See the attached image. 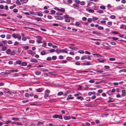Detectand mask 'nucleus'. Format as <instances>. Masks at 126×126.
Segmentation results:
<instances>
[{"label": "nucleus", "mask_w": 126, "mask_h": 126, "mask_svg": "<svg viewBox=\"0 0 126 126\" xmlns=\"http://www.w3.org/2000/svg\"><path fill=\"white\" fill-rule=\"evenodd\" d=\"M12 37L14 39L17 38L19 41H20L21 40V36L20 35L17 33H13L12 35Z\"/></svg>", "instance_id": "obj_1"}, {"label": "nucleus", "mask_w": 126, "mask_h": 126, "mask_svg": "<svg viewBox=\"0 0 126 126\" xmlns=\"http://www.w3.org/2000/svg\"><path fill=\"white\" fill-rule=\"evenodd\" d=\"M63 16L65 19V21L66 22L69 23L70 22V19H73V18L69 17L68 15H64Z\"/></svg>", "instance_id": "obj_2"}, {"label": "nucleus", "mask_w": 126, "mask_h": 126, "mask_svg": "<svg viewBox=\"0 0 126 126\" xmlns=\"http://www.w3.org/2000/svg\"><path fill=\"white\" fill-rule=\"evenodd\" d=\"M52 118H54L56 119L59 118V119H63V117L61 115L56 114L52 116Z\"/></svg>", "instance_id": "obj_3"}, {"label": "nucleus", "mask_w": 126, "mask_h": 126, "mask_svg": "<svg viewBox=\"0 0 126 126\" xmlns=\"http://www.w3.org/2000/svg\"><path fill=\"white\" fill-rule=\"evenodd\" d=\"M27 52L28 53L32 56H33L36 54L35 52H33V51L31 50H27Z\"/></svg>", "instance_id": "obj_4"}, {"label": "nucleus", "mask_w": 126, "mask_h": 126, "mask_svg": "<svg viewBox=\"0 0 126 126\" xmlns=\"http://www.w3.org/2000/svg\"><path fill=\"white\" fill-rule=\"evenodd\" d=\"M55 9L56 10H57L58 11H60L63 13L65 12V9L63 8H61L59 9L57 8H55Z\"/></svg>", "instance_id": "obj_5"}, {"label": "nucleus", "mask_w": 126, "mask_h": 126, "mask_svg": "<svg viewBox=\"0 0 126 126\" xmlns=\"http://www.w3.org/2000/svg\"><path fill=\"white\" fill-rule=\"evenodd\" d=\"M122 93L121 96H122L124 97L126 95V90H122Z\"/></svg>", "instance_id": "obj_6"}, {"label": "nucleus", "mask_w": 126, "mask_h": 126, "mask_svg": "<svg viewBox=\"0 0 126 126\" xmlns=\"http://www.w3.org/2000/svg\"><path fill=\"white\" fill-rule=\"evenodd\" d=\"M72 96V95L70 94L67 97V98H66V100H68L69 99H74V97H71Z\"/></svg>", "instance_id": "obj_7"}, {"label": "nucleus", "mask_w": 126, "mask_h": 126, "mask_svg": "<svg viewBox=\"0 0 126 126\" xmlns=\"http://www.w3.org/2000/svg\"><path fill=\"white\" fill-rule=\"evenodd\" d=\"M55 18L57 20H62L63 19V17L58 16H56Z\"/></svg>", "instance_id": "obj_8"}, {"label": "nucleus", "mask_w": 126, "mask_h": 126, "mask_svg": "<svg viewBox=\"0 0 126 126\" xmlns=\"http://www.w3.org/2000/svg\"><path fill=\"white\" fill-rule=\"evenodd\" d=\"M65 2V4H69L72 3V1L71 0H68L66 1Z\"/></svg>", "instance_id": "obj_9"}, {"label": "nucleus", "mask_w": 126, "mask_h": 126, "mask_svg": "<svg viewBox=\"0 0 126 126\" xmlns=\"http://www.w3.org/2000/svg\"><path fill=\"white\" fill-rule=\"evenodd\" d=\"M12 124H15L16 125H20L22 124H21L20 123L16 122H12Z\"/></svg>", "instance_id": "obj_10"}, {"label": "nucleus", "mask_w": 126, "mask_h": 126, "mask_svg": "<svg viewBox=\"0 0 126 126\" xmlns=\"http://www.w3.org/2000/svg\"><path fill=\"white\" fill-rule=\"evenodd\" d=\"M87 56L85 55H84L82 56L81 58V60H83L85 59H87Z\"/></svg>", "instance_id": "obj_11"}, {"label": "nucleus", "mask_w": 126, "mask_h": 126, "mask_svg": "<svg viewBox=\"0 0 126 126\" xmlns=\"http://www.w3.org/2000/svg\"><path fill=\"white\" fill-rule=\"evenodd\" d=\"M61 52H65L66 53H67V51L66 49H60Z\"/></svg>", "instance_id": "obj_12"}, {"label": "nucleus", "mask_w": 126, "mask_h": 126, "mask_svg": "<svg viewBox=\"0 0 126 126\" xmlns=\"http://www.w3.org/2000/svg\"><path fill=\"white\" fill-rule=\"evenodd\" d=\"M92 33L94 34L97 35H99L100 34V33L99 32L95 31H93Z\"/></svg>", "instance_id": "obj_13"}, {"label": "nucleus", "mask_w": 126, "mask_h": 126, "mask_svg": "<svg viewBox=\"0 0 126 126\" xmlns=\"http://www.w3.org/2000/svg\"><path fill=\"white\" fill-rule=\"evenodd\" d=\"M83 65H90L92 64V63H90L88 62H84L83 63Z\"/></svg>", "instance_id": "obj_14"}, {"label": "nucleus", "mask_w": 126, "mask_h": 126, "mask_svg": "<svg viewBox=\"0 0 126 126\" xmlns=\"http://www.w3.org/2000/svg\"><path fill=\"white\" fill-rule=\"evenodd\" d=\"M50 91L49 90H46L45 92V94L48 95L50 93Z\"/></svg>", "instance_id": "obj_15"}, {"label": "nucleus", "mask_w": 126, "mask_h": 126, "mask_svg": "<svg viewBox=\"0 0 126 126\" xmlns=\"http://www.w3.org/2000/svg\"><path fill=\"white\" fill-rule=\"evenodd\" d=\"M36 15L40 16H43L42 14L39 12H37Z\"/></svg>", "instance_id": "obj_16"}, {"label": "nucleus", "mask_w": 126, "mask_h": 126, "mask_svg": "<svg viewBox=\"0 0 126 126\" xmlns=\"http://www.w3.org/2000/svg\"><path fill=\"white\" fill-rule=\"evenodd\" d=\"M30 61L32 62H34L36 63H37L38 62L37 60L34 59H31Z\"/></svg>", "instance_id": "obj_17"}, {"label": "nucleus", "mask_w": 126, "mask_h": 126, "mask_svg": "<svg viewBox=\"0 0 126 126\" xmlns=\"http://www.w3.org/2000/svg\"><path fill=\"white\" fill-rule=\"evenodd\" d=\"M64 118L65 120H67L70 119V117L69 116H64Z\"/></svg>", "instance_id": "obj_18"}, {"label": "nucleus", "mask_w": 126, "mask_h": 126, "mask_svg": "<svg viewBox=\"0 0 126 126\" xmlns=\"http://www.w3.org/2000/svg\"><path fill=\"white\" fill-rule=\"evenodd\" d=\"M86 10L88 12L90 13H93L94 12V11L92 10H89L88 9H86Z\"/></svg>", "instance_id": "obj_19"}, {"label": "nucleus", "mask_w": 126, "mask_h": 126, "mask_svg": "<svg viewBox=\"0 0 126 126\" xmlns=\"http://www.w3.org/2000/svg\"><path fill=\"white\" fill-rule=\"evenodd\" d=\"M35 20H38V21H42L43 20L42 19L40 18H38V17H36L34 18Z\"/></svg>", "instance_id": "obj_20"}, {"label": "nucleus", "mask_w": 126, "mask_h": 126, "mask_svg": "<svg viewBox=\"0 0 126 126\" xmlns=\"http://www.w3.org/2000/svg\"><path fill=\"white\" fill-rule=\"evenodd\" d=\"M92 54L94 55H96L97 57H101L102 56L100 55L97 53H93Z\"/></svg>", "instance_id": "obj_21"}, {"label": "nucleus", "mask_w": 126, "mask_h": 126, "mask_svg": "<svg viewBox=\"0 0 126 126\" xmlns=\"http://www.w3.org/2000/svg\"><path fill=\"white\" fill-rule=\"evenodd\" d=\"M47 50L49 51L50 53L53 52H54L55 51V50L54 49H48Z\"/></svg>", "instance_id": "obj_22"}, {"label": "nucleus", "mask_w": 126, "mask_h": 126, "mask_svg": "<svg viewBox=\"0 0 126 126\" xmlns=\"http://www.w3.org/2000/svg\"><path fill=\"white\" fill-rule=\"evenodd\" d=\"M11 49H8L6 51V53L8 54H10L11 53Z\"/></svg>", "instance_id": "obj_23"}, {"label": "nucleus", "mask_w": 126, "mask_h": 126, "mask_svg": "<svg viewBox=\"0 0 126 126\" xmlns=\"http://www.w3.org/2000/svg\"><path fill=\"white\" fill-rule=\"evenodd\" d=\"M42 88H39L37 89L36 91L37 92H40L42 91Z\"/></svg>", "instance_id": "obj_24"}, {"label": "nucleus", "mask_w": 126, "mask_h": 126, "mask_svg": "<svg viewBox=\"0 0 126 126\" xmlns=\"http://www.w3.org/2000/svg\"><path fill=\"white\" fill-rule=\"evenodd\" d=\"M77 99H80L81 100H82L84 99L83 97H81V96H78L77 97Z\"/></svg>", "instance_id": "obj_25"}, {"label": "nucleus", "mask_w": 126, "mask_h": 126, "mask_svg": "<svg viewBox=\"0 0 126 126\" xmlns=\"http://www.w3.org/2000/svg\"><path fill=\"white\" fill-rule=\"evenodd\" d=\"M12 119L15 121H16L19 119V118H17L13 117L12 118Z\"/></svg>", "instance_id": "obj_26"}, {"label": "nucleus", "mask_w": 126, "mask_h": 126, "mask_svg": "<svg viewBox=\"0 0 126 126\" xmlns=\"http://www.w3.org/2000/svg\"><path fill=\"white\" fill-rule=\"evenodd\" d=\"M123 8L121 7V6H119L116 7V8L117 10H121Z\"/></svg>", "instance_id": "obj_27"}, {"label": "nucleus", "mask_w": 126, "mask_h": 126, "mask_svg": "<svg viewBox=\"0 0 126 126\" xmlns=\"http://www.w3.org/2000/svg\"><path fill=\"white\" fill-rule=\"evenodd\" d=\"M11 35L9 34H7L6 35V38L7 39H10L11 37Z\"/></svg>", "instance_id": "obj_28"}, {"label": "nucleus", "mask_w": 126, "mask_h": 126, "mask_svg": "<svg viewBox=\"0 0 126 126\" xmlns=\"http://www.w3.org/2000/svg\"><path fill=\"white\" fill-rule=\"evenodd\" d=\"M35 73L37 75H39L41 74V72L40 71H37L35 72Z\"/></svg>", "instance_id": "obj_29"}, {"label": "nucleus", "mask_w": 126, "mask_h": 126, "mask_svg": "<svg viewBox=\"0 0 126 126\" xmlns=\"http://www.w3.org/2000/svg\"><path fill=\"white\" fill-rule=\"evenodd\" d=\"M99 14H102L104 13L103 11L102 10H98L96 11Z\"/></svg>", "instance_id": "obj_30"}, {"label": "nucleus", "mask_w": 126, "mask_h": 126, "mask_svg": "<svg viewBox=\"0 0 126 126\" xmlns=\"http://www.w3.org/2000/svg\"><path fill=\"white\" fill-rule=\"evenodd\" d=\"M98 30H102L104 29V28L102 27L101 26H99L98 27Z\"/></svg>", "instance_id": "obj_31"}, {"label": "nucleus", "mask_w": 126, "mask_h": 126, "mask_svg": "<svg viewBox=\"0 0 126 126\" xmlns=\"http://www.w3.org/2000/svg\"><path fill=\"white\" fill-rule=\"evenodd\" d=\"M5 124H8L11 123V120H9L5 122Z\"/></svg>", "instance_id": "obj_32"}, {"label": "nucleus", "mask_w": 126, "mask_h": 126, "mask_svg": "<svg viewBox=\"0 0 126 126\" xmlns=\"http://www.w3.org/2000/svg\"><path fill=\"white\" fill-rule=\"evenodd\" d=\"M80 24V23L79 22L77 21L75 22V25L76 26H79Z\"/></svg>", "instance_id": "obj_33"}, {"label": "nucleus", "mask_w": 126, "mask_h": 126, "mask_svg": "<svg viewBox=\"0 0 126 126\" xmlns=\"http://www.w3.org/2000/svg\"><path fill=\"white\" fill-rule=\"evenodd\" d=\"M98 19V18L96 17H93L92 20L93 21H94Z\"/></svg>", "instance_id": "obj_34"}, {"label": "nucleus", "mask_w": 126, "mask_h": 126, "mask_svg": "<svg viewBox=\"0 0 126 126\" xmlns=\"http://www.w3.org/2000/svg\"><path fill=\"white\" fill-rule=\"evenodd\" d=\"M63 94V92H59L57 94V95L58 96L61 95Z\"/></svg>", "instance_id": "obj_35"}, {"label": "nucleus", "mask_w": 126, "mask_h": 126, "mask_svg": "<svg viewBox=\"0 0 126 126\" xmlns=\"http://www.w3.org/2000/svg\"><path fill=\"white\" fill-rule=\"evenodd\" d=\"M19 43L17 41H15L14 44V45L15 46H17L19 44Z\"/></svg>", "instance_id": "obj_36"}, {"label": "nucleus", "mask_w": 126, "mask_h": 126, "mask_svg": "<svg viewBox=\"0 0 126 126\" xmlns=\"http://www.w3.org/2000/svg\"><path fill=\"white\" fill-rule=\"evenodd\" d=\"M2 50L3 51H5L7 49V47L5 46H3L2 47Z\"/></svg>", "instance_id": "obj_37"}, {"label": "nucleus", "mask_w": 126, "mask_h": 126, "mask_svg": "<svg viewBox=\"0 0 126 126\" xmlns=\"http://www.w3.org/2000/svg\"><path fill=\"white\" fill-rule=\"evenodd\" d=\"M78 52L82 54H84V51L83 50H79Z\"/></svg>", "instance_id": "obj_38"}, {"label": "nucleus", "mask_w": 126, "mask_h": 126, "mask_svg": "<svg viewBox=\"0 0 126 126\" xmlns=\"http://www.w3.org/2000/svg\"><path fill=\"white\" fill-rule=\"evenodd\" d=\"M27 65V63H26L23 62L22 63V66H26Z\"/></svg>", "instance_id": "obj_39"}, {"label": "nucleus", "mask_w": 126, "mask_h": 126, "mask_svg": "<svg viewBox=\"0 0 126 126\" xmlns=\"http://www.w3.org/2000/svg\"><path fill=\"white\" fill-rule=\"evenodd\" d=\"M29 43L32 44L34 43H35V41L34 40H30L29 41Z\"/></svg>", "instance_id": "obj_40"}, {"label": "nucleus", "mask_w": 126, "mask_h": 126, "mask_svg": "<svg viewBox=\"0 0 126 126\" xmlns=\"http://www.w3.org/2000/svg\"><path fill=\"white\" fill-rule=\"evenodd\" d=\"M21 62L20 60H17L16 61V63L17 64H20L21 63Z\"/></svg>", "instance_id": "obj_41"}, {"label": "nucleus", "mask_w": 126, "mask_h": 126, "mask_svg": "<svg viewBox=\"0 0 126 126\" xmlns=\"http://www.w3.org/2000/svg\"><path fill=\"white\" fill-rule=\"evenodd\" d=\"M85 100L87 101H89L90 100V97H87L85 98Z\"/></svg>", "instance_id": "obj_42"}, {"label": "nucleus", "mask_w": 126, "mask_h": 126, "mask_svg": "<svg viewBox=\"0 0 126 126\" xmlns=\"http://www.w3.org/2000/svg\"><path fill=\"white\" fill-rule=\"evenodd\" d=\"M112 92L110 90L108 91V92L107 93L109 95H110L112 94Z\"/></svg>", "instance_id": "obj_43"}, {"label": "nucleus", "mask_w": 126, "mask_h": 126, "mask_svg": "<svg viewBox=\"0 0 126 126\" xmlns=\"http://www.w3.org/2000/svg\"><path fill=\"white\" fill-rule=\"evenodd\" d=\"M16 3L18 5H20L21 4V3L19 0H16Z\"/></svg>", "instance_id": "obj_44"}, {"label": "nucleus", "mask_w": 126, "mask_h": 126, "mask_svg": "<svg viewBox=\"0 0 126 126\" xmlns=\"http://www.w3.org/2000/svg\"><path fill=\"white\" fill-rule=\"evenodd\" d=\"M2 42L4 45H5L7 44V40H4L2 41Z\"/></svg>", "instance_id": "obj_45"}, {"label": "nucleus", "mask_w": 126, "mask_h": 126, "mask_svg": "<svg viewBox=\"0 0 126 126\" xmlns=\"http://www.w3.org/2000/svg\"><path fill=\"white\" fill-rule=\"evenodd\" d=\"M66 59L70 61L72 59V58L71 57H68L66 58Z\"/></svg>", "instance_id": "obj_46"}, {"label": "nucleus", "mask_w": 126, "mask_h": 126, "mask_svg": "<svg viewBox=\"0 0 126 126\" xmlns=\"http://www.w3.org/2000/svg\"><path fill=\"white\" fill-rule=\"evenodd\" d=\"M110 18L112 19H114L115 18V16L114 15H112L110 16Z\"/></svg>", "instance_id": "obj_47"}, {"label": "nucleus", "mask_w": 126, "mask_h": 126, "mask_svg": "<svg viewBox=\"0 0 126 126\" xmlns=\"http://www.w3.org/2000/svg\"><path fill=\"white\" fill-rule=\"evenodd\" d=\"M98 61L100 63H103L104 62V60H102L100 59H98Z\"/></svg>", "instance_id": "obj_48"}, {"label": "nucleus", "mask_w": 126, "mask_h": 126, "mask_svg": "<svg viewBox=\"0 0 126 126\" xmlns=\"http://www.w3.org/2000/svg\"><path fill=\"white\" fill-rule=\"evenodd\" d=\"M85 54H87L90 55L91 54V53L90 52L87 51H85Z\"/></svg>", "instance_id": "obj_49"}, {"label": "nucleus", "mask_w": 126, "mask_h": 126, "mask_svg": "<svg viewBox=\"0 0 126 126\" xmlns=\"http://www.w3.org/2000/svg\"><path fill=\"white\" fill-rule=\"evenodd\" d=\"M22 39L23 41H26L27 40V38L26 37H23Z\"/></svg>", "instance_id": "obj_50"}, {"label": "nucleus", "mask_w": 126, "mask_h": 126, "mask_svg": "<svg viewBox=\"0 0 126 126\" xmlns=\"http://www.w3.org/2000/svg\"><path fill=\"white\" fill-rule=\"evenodd\" d=\"M109 60L110 61H113L115 60V59L113 58H110Z\"/></svg>", "instance_id": "obj_51"}, {"label": "nucleus", "mask_w": 126, "mask_h": 126, "mask_svg": "<svg viewBox=\"0 0 126 126\" xmlns=\"http://www.w3.org/2000/svg\"><path fill=\"white\" fill-rule=\"evenodd\" d=\"M100 8L103 10H105L106 9L105 6H101L100 7Z\"/></svg>", "instance_id": "obj_52"}, {"label": "nucleus", "mask_w": 126, "mask_h": 126, "mask_svg": "<svg viewBox=\"0 0 126 126\" xmlns=\"http://www.w3.org/2000/svg\"><path fill=\"white\" fill-rule=\"evenodd\" d=\"M56 52L58 53L59 54L61 52L60 49H57L56 51Z\"/></svg>", "instance_id": "obj_53"}, {"label": "nucleus", "mask_w": 126, "mask_h": 126, "mask_svg": "<svg viewBox=\"0 0 126 126\" xmlns=\"http://www.w3.org/2000/svg\"><path fill=\"white\" fill-rule=\"evenodd\" d=\"M30 96V95L29 94L27 93H26L25 94V96L26 97H29Z\"/></svg>", "instance_id": "obj_54"}, {"label": "nucleus", "mask_w": 126, "mask_h": 126, "mask_svg": "<svg viewBox=\"0 0 126 126\" xmlns=\"http://www.w3.org/2000/svg\"><path fill=\"white\" fill-rule=\"evenodd\" d=\"M44 124L43 122H39L37 124L38 125H42Z\"/></svg>", "instance_id": "obj_55"}, {"label": "nucleus", "mask_w": 126, "mask_h": 126, "mask_svg": "<svg viewBox=\"0 0 126 126\" xmlns=\"http://www.w3.org/2000/svg\"><path fill=\"white\" fill-rule=\"evenodd\" d=\"M92 20V18H89L88 19L87 21L89 22H91Z\"/></svg>", "instance_id": "obj_56"}, {"label": "nucleus", "mask_w": 126, "mask_h": 126, "mask_svg": "<svg viewBox=\"0 0 126 126\" xmlns=\"http://www.w3.org/2000/svg\"><path fill=\"white\" fill-rule=\"evenodd\" d=\"M41 54L42 55H44L46 54L45 52L44 51H42L41 52Z\"/></svg>", "instance_id": "obj_57"}, {"label": "nucleus", "mask_w": 126, "mask_h": 126, "mask_svg": "<svg viewBox=\"0 0 126 126\" xmlns=\"http://www.w3.org/2000/svg\"><path fill=\"white\" fill-rule=\"evenodd\" d=\"M7 43H8V44H12V41H11V40H9L8 41H7Z\"/></svg>", "instance_id": "obj_58"}, {"label": "nucleus", "mask_w": 126, "mask_h": 126, "mask_svg": "<svg viewBox=\"0 0 126 126\" xmlns=\"http://www.w3.org/2000/svg\"><path fill=\"white\" fill-rule=\"evenodd\" d=\"M29 47L28 46H26L24 47V48L25 50H27L29 49Z\"/></svg>", "instance_id": "obj_59"}, {"label": "nucleus", "mask_w": 126, "mask_h": 126, "mask_svg": "<svg viewBox=\"0 0 126 126\" xmlns=\"http://www.w3.org/2000/svg\"><path fill=\"white\" fill-rule=\"evenodd\" d=\"M80 4L82 5H84L85 3L84 1H82L81 2H80Z\"/></svg>", "instance_id": "obj_60"}, {"label": "nucleus", "mask_w": 126, "mask_h": 126, "mask_svg": "<svg viewBox=\"0 0 126 126\" xmlns=\"http://www.w3.org/2000/svg\"><path fill=\"white\" fill-rule=\"evenodd\" d=\"M4 8V6L2 5H0V9H3Z\"/></svg>", "instance_id": "obj_61"}, {"label": "nucleus", "mask_w": 126, "mask_h": 126, "mask_svg": "<svg viewBox=\"0 0 126 126\" xmlns=\"http://www.w3.org/2000/svg\"><path fill=\"white\" fill-rule=\"evenodd\" d=\"M4 9H5L6 11H7L8 10L9 8L8 5H6L5 6V8Z\"/></svg>", "instance_id": "obj_62"}, {"label": "nucleus", "mask_w": 126, "mask_h": 126, "mask_svg": "<svg viewBox=\"0 0 126 126\" xmlns=\"http://www.w3.org/2000/svg\"><path fill=\"white\" fill-rule=\"evenodd\" d=\"M87 19V18L85 17H83L82 18V20L83 21H86Z\"/></svg>", "instance_id": "obj_63"}, {"label": "nucleus", "mask_w": 126, "mask_h": 126, "mask_svg": "<svg viewBox=\"0 0 126 126\" xmlns=\"http://www.w3.org/2000/svg\"><path fill=\"white\" fill-rule=\"evenodd\" d=\"M56 59V56H53L52 57V59L53 60H55Z\"/></svg>", "instance_id": "obj_64"}]
</instances>
